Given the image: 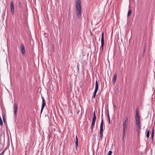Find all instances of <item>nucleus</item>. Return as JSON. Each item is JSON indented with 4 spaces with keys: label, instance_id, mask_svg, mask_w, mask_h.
<instances>
[{
    "label": "nucleus",
    "instance_id": "obj_31",
    "mask_svg": "<svg viewBox=\"0 0 155 155\" xmlns=\"http://www.w3.org/2000/svg\"><path fill=\"white\" fill-rule=\"evenodd\" d=\"M77 67L78 70L79 69V68L78 66V65H77Z\"/></svg>",
    "mask_w": 155,
    "mask_h": 155
},
{
    "label": "nucleus",
    "instance_id": "obj_29",
    "mask_svg": "<svg viewBox=\"0 0 155 155\" xmlns=\"http://www.w3.org/2000/svg\"><path fill=\"white\" fill-rule=\"evenodd\" d=\"M3 120L4 122L5 123V118L3 116Z\"/></svg>",
    "mask_w": 155,
    "mask_h": 155
},
{
    "label": "nucleus",
    "instance_id": "obj_24",
    "mask_svg": "<svg viewBox=\"0 0 155 155\" xmlns=\"http://www.w3.org/2000/svg\"><path fill=\"white\" fill-rule=\"evenodd\" d=\"M151 138L152 140L153 141V138H154V134H151Z\"/></svg>",
    "mask_w": 155,
    "mask_h": 155
},
{
    "label": "nucleus",
    "instance_id": "obj_21",
    "mask_svg": "<svg viewBox=\"0 0 155 155\" xmlns=\"http://www.w3.org/2000/svg\"><path fill=\"white\" fill-rule=\"evenodd\" d=\"M3 124V122L2 121V119L1 117H0V125L2 126Z\"/></svg>",
    "mask_w": 155,
    "mask_h": 155
},
{
    "label": "nucleus",
    "instance_id": "obj_22",
    "mask_svg": "<svg viewBox=\"0 0 155 155\" xmlns=\"http://www.w3.org/2000/svg\"><path fill=\"white\" fill-rule=\"evenodd\" d=\"M96 116H93V118H92V120H94L96 121Z\"/></svg>",
    "mask_w": 155,
    "mask_h": 155
},
{
    "label": "nucleus",
    "instance_id": "obj_26",
    "mask_svg": "<svg viewBox=\"0 0 155 155\" xmlns=\"http://www.w3.org/2000/svg\"><path fill=\"white\" fill-rule=\"evenodd\" d=\"M93 116H96V113H95V111L94 110V113H93Z\"/></svg>",
    "mask_w": 155,
    "mask_h": 155
},
{
    "label": "nucleus",
    "instance_id": "obj_27",
    "mask_svg": "<svg viewBox=\"0 0 155 155\" xmlns=\"http://www.w3.org/2000/svg\"><path fill=\"white\" fill-rule=\"evenodd\" d=\"M8 147H6L4 150L3 151H5H5L8 149Z\"/></svg>",
    "mask_w": 155,
    "mask_h": 155
},
{
    "label": "nucleus",
    "instance_id": "obj_30",
    "mask_svg": "<svg viewBox=\"0 0 155 155\" xmlns=\"http://www.w3.org/2000/svg\"><path fill=\"white\" fill-rule=\"evenodd\" d=\"M145 46L144 47V48H143V53H145Z\"/></svg>",
    "mask_w": 155,
    "mask_h": 155
},
{
    "label": "nucleus",
    "instance_id": "obj_16",
    "mask_svg": "<svg viewBox=\"0 0 155 155\" xmlns=\"http://www.w3.org/2000/svg\"><path fill=\"white\" fill-rule=\"evenodd\" d=\"M136 125H141L140 123V120H136Z\"/></svg>",
    "mask_w": 155,
    "mask_h": 155
},
{
    "label": "nucleus",
    "instance_id": "obj_8",
    "mask_svg": "<svg viewBox=\"0 0 155 155\" xmlns=\"http://www.w3.org/2000/svg\"><path fill=\"white\" fill-rule=\"evenodd\" d=\"M140 119V117L139 116V113L138 111L137 108L136 109L135 120Z\"/></svg>",
    "mask_w": 155,
    "mask_h": 155
},
{
    "label": "nucleus",
    "instance_id": "obj_15",
    "mask_svg": "<svg viewBox=\"0 0 155 155\" xmlns=\"http://www.w3.org/2000/svg\"><path fill=\"white\" fill-rule=\"evenodd\" d=\"M117 77V74H115L114 75V78L113 80V82L114 83L116 81Z\"/></svg>",
    "mask_w": 155,
    "mask_h": 155
},
{
    "label": "nucleus",
    "instance_id": "obj_5",
    "mask_svg": "<svg viewBox=\"0 0 155 155\" xmlns=\"http://www.w3.org/2000/svg\"><path fill=\"white\" fill-rule=\"evenodd\" d=\"M42 101V104L41 106V114L43 110V109L46 105V103L45 102V100L43 97H41Z\"/></svg>",
    "mask_w": 155,
    "mask_h": 155
},
{
    "label": "nucleus",
    "instance_id": "obj_6",
    "mask_svg": "<svg viewBox=\"0 0 155 155\" xmlns=\"http://www.w3.org/2000/svg\"><path fill=\"white\" fill-rule=\"evenodd\" d=\"M10 9L11 12L12 14L14 12V4L13 1H12L10 3Z\"/></svg>",
    "mask_w": 155,
    "mask_h": 155
},
{
    "label": "nucleus",
    "instance_id": "obj_20",
    "mask_svg": "<svg viewBox=\"0 0 155 155\" xmlns=\"http://www.w3.org/2000/svg\"><path fill=\"white\" fill-rule=\"evenodd\" d=\"M126 131L123 130V138H122V140H124V138L125 136V132Z\"/></svg>",
    "mask_w": 155,
    "mask_h": 155
},
{
    "label": "nucleus",
    "instance_id": "obj_10",
    "mask_svg": "<svg viewBox=\"0 0 155 155\" xmlns=\"http://www.w3.org/2000/svg\"><path fill=\"white\" fill-rule=\"evenodd\" d=\"M101 43H104V32H103L101 34Z\"/></svg>",
    "mask_w": 155,
    "mask_h": 155
},
{
    "label": "nucleus",
    "instance_id": "obj_9",
    "mask_svg": "<svg viewBox=\"0 0 155 155\" xmlns=\"http://www.w3.org/2000/svg\"><path fill=\"white\" fill-rule=\"evenodd\" d=\"M21 52L23 54H24L25 53V47L23 45V44H21Z\"/></svg>",
    "mask_w": 155,
    "mask_h": 155
},
{
    "label": "nucleus",
    "instance_id": "obj_1",
    "mask_svg": "<svg viewBox=\"0 0 155 155\" xmlns=\"http://www.w3.org/2000/svg\"><path fill=\"white\" fill-rule=\"evenodd\" d=\"M81 0H76V8L77 16L80 18L81 14Z\"/></svg>",
    "mask_w": 155,
    "mask_h": 155
},
{
    "label": "nucleus",
    "instance_id": "obj_11",
    "mask_svg": "<svg viewBox=\"0 0 155 155\" xmlns=\"http://www.w3.org/2000/svg\"><path fill=\"white\" fill-rule=\"evenodd\" d=\"M76 149L77 150V147H78V137L77 135L76 136Z\"/></svg>",
    "mask_w": 155,
    "mask_h": 155
},
{
    "label": "nucleus",
    "instance_id": "obj_7",
    "mask_svg": "<svg viewBox=\"0 0 155 155\" xmlns=\"http://www.w3.org/2000/svg\"><path fill=\"white\" fill-rule=\"evenodd\" d=\"M14 115L15 117H16L17 116V112L18 111V106L16 104H14Z\"/></svg>",
    "mask_w": 155,
    "mask_h": 155
},
{
    "label": "nucleus",
    "instance_id": "obj_32",
    "mask_svg": "<svg viewBox=\"0 0 155 155\" xmlns=\"http://www.w3.org/2000/svg\"><path fill=\"white\" fill-rule=\"evenodd\" d=\"M144 53H143V54L142 55V57H143L144 56Z\"/></svg>",
    "mask_w": 155,
    "mask_h": 155
},
{
    "label": "nucleus",
    "instance_id": "obj_28",
    "mask_svg": "<svg viewBox=\"0 0 155 155\" xmlns=\"http://www.w3.org/2000/svg\"><path fill=\"white\" fill-rule=\"evenodd\" d=\"M154 130L153 129L152 132V134H154Z\"/></svg>",
    "mask_w": 155,
    "mask_h": 155
},
{
    "label": "nucleus",
    "instance_id": "obj_19",
    "mask_svg": "<svg viewBox=\"0 0 155 155\" xmlns=\"http://www.w3.org/2000/svg\"><path fill=\"white\" fill-rule=\"evenodd\" d=\"M131 13V10H129L127 13V17L130 16V15Z\"/></svg>",
    "mask_w": 155,
    "mask_h": 155
},
{
    "label": "nucleus",
    "instance_id": "obj_4",
    "mask_svg": "<svg viewBox=\"0 0 155 155\" xmlns=\"http://www.w3.org/2000/svg\"><path fill=\"white\" fill-rule=\"evenodd\" d=\"M128 124V119L127 117L126 119L124 121L123 124V130L126 131L127 129V125Z\"/></svg>",
    "mask_w": 155,
    "mask_h": 155
},
{
    "label": "nucleus",
    "instance_id": "obj_3",
    "mask_svg": "<svg viewBox=\"0 0 155 155\" xmlns=\"http://www.w3.org/2000/svg\"><path fill=\"white\" fill-rule=\"evenodd\" d=\"M98 82L97 80L96 79V82H95V87L94 91V94L92 98H94L95 97V96L96 95V94L97 93L98 91Z\"/></svg>",
    "mask_w": 155,
    "mask_h": 155
},
{
    "label": "nucleus",
    "instance_id": "obj_23",
    "mask_svg": "<svg viewBox=\"0 0 155 155\" xmlns=\"http://www.w3.org/2000/svg\"><path fill=\"white\" fill-rule=\"evenodd\" d=\"M112 153V152L111 150L109 151L107 155H111Z\"/></svg>",
    "mask_w": 155,
    "mask_h": 155
},
{
    "label": "nucleus",
    "instance_id": "obj_17",
    "mask_svg": "<svg viewBox=\"0 0 155 155\" xmlns=\"http://www.w3.org/2000/svg\"><path fill=\"white\" fill-rule=\"evenodd\" d=\"M104 43H101V45L100 47V51L101 52L102 51L103 48V46L104 45Z\"/></svg>",
    "mask_w": 155,
    "mask_h": 155
},
{
    "label": "nucleus",
    "instance_id": "obj_13",
    "mask_svg": "<svg viewBox=\"0 0 155 155\" xmlns=\"http://www.w3.org/2000/svg\"><path fill=\"white\" fill-rule=\"evenodd\" d=\"M95 121L94 120H92V123L91 125V130L92 131L93 130V128L94 127L95 124Z\"/></svg>",
    "mask_w": 155,
    "mask_h": 155
},
{
    "label": "nucleus",
    "instance_id": "obj_2",
    "mask_svg": "<svg viewBox=\"0 0 155 155\" xmlns=\"http://www.w3.org/2000/svg\"><path fill=\"white\" fill-rule=\"evenodd\" d=\"M103 114H102L101 116V123L100 126V140H101L103 137Z\"/></svg>",
    "mask_w": 155,
    "mask_h": 155
},
{
    "label": "nucleus",
    "instance_id": "obj_25",
    "mask_svg": "<svg viewBox=\"0 0 155 155\" xmlns=\"http://www.w3.org/2000/svg\"><path fill=\"white\" fill-rule=\"evenodd\" d=\"M5 151H3L2 153L0 154V155H3L5 153Z\"/></svg>",
    "mask_w": 155,
    "mask_h": 155
},
{
    "label": "nucleus",
    "instance_id": "obj_12",
    "mask_svg": "<svg viewBox=\"0 0 155 155\" xmlns=\"http://www.w3.org/2000/svg\"><path fill=\"white\" fill-rule=\"evenodd\" d=\"M137 130L139 131L141 129V125H136Z\"/></svg>",
    "mask_w": 155,
    "mask_h": 155
},
{
    "label": "nucleus",
    "instance_id": "obj_18",
    "mask_svg": "<svg viewBox=\"0 0 155 155\" xmlns=\"http://www.w3.org/2000/svg\"><path fill=\"white\" fill-rule=\"evenodd\" d=\"M150 137V130H148L147 131L146 133V137L147 138H148Z\"/></svg>",
    "mask_w": 155,
    "mask_h": 155
},
{
    "label": "nucleus",
    "instance_id": "obj_14",
    "mask_svg": "<svg viewBox=\"0 0 155 155\" xmlns=\"http://www.w3.org/2000/svg\"><path fill=\"white\" fill-rule=\"evenodd\" d=\"M107 118L108 121V123L110 124V118L109 116V113L108 111H107Z\"/></svg>",
    "mask_w": 155,
    "mask_h": 155
}]
</instances>
